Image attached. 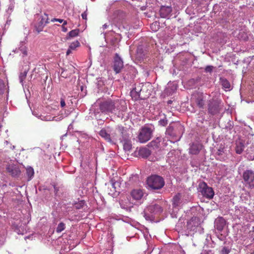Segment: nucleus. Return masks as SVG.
Here are the masks:
<instances>
[{
	"instance_id": "1",
	"label": "nucleus",
	"mask_w": 254,
	"mask_h": 254,
	"mask_svg": "<svg viewBox=\"0 0 254 254\" xmlns=\"http://www.w3.org/2000/svg\"><path fill=\"white\" fill-rule=\"evenodd\" d=\"M125 101L120 100L108 99L100 104V110L102 113L117 114L121 111H124L125 107L122 106Z\"/></svg>"
},
{
	"instance_id": "2",
	"label": "nucleus",
	"mask_w": 254,
	"mask_h": 254,
	"mask_svg": "<svg viewBox=\"0 0 254 254\" xmlns=\"http://www.w3.org/2000/svg\"><path fill=\"white\" fill-rule=\"evenodd\" d=\"M131 96L135 100L138 99L145 100L150 95V91L147 89L146 85L141 84L135 87L130 92Z\"/></svg>"
},
{
	"instance_id": "3",
	"label": "nucleus",
	"mask_w": 254,
	"mask_h": 254,
	"mask_svg": "<svg viewBox=\"0 0 254 254\" xmlns=\"http://www.w3.org/2000/svg\"><path fill=\"white\" fill-rule=\"evenodd\" d=\"M207 106L208 113L211 115H215L222 111L224 105L221 100L212 98L208 101Z\"/></svg>"
},
{
	"instance_id": "4",
	"label": "nucleus",
	"mask_w": 254,
	"mask_h": 254,
	"mask_svg": "<svg viewBox=\"0 0 254 254\" xmlns=\"http://www.w3.org/2000/svg\"><path fill=\"white\" fill-rule=\"evenodd\" d=\"M163 209L158 204L151 205L148 206L144 211V216L147 220H152L154 215H159L162 213Z\"/></svg>"
},
{
	"instance_id": "5",
	"label": "nucleus",
	"mask_w": 254,
	"mask_h": 254,
	"mask_svg": "<svg viewBox=\"0 0 254 254\" xmlns=\"http://www.w3.org/2000/svg\"><path fill=\"white\" fill-rule=\"evenodd\" d=\"M163 179L158 175H152L148 177L147 180L148 186L153 190H159L164 186Z\"/></svg>"
},
{
	"instance_id": "6",
	"label": "nucleus",
	"mask_w": 254,
	"mask_h": 254,
	"mask_svg": "<svg viewBox=\"0 0 254 254\" xmlns=\"http://www.w3.org/2000/svg\"><path fill=\"white\" fill-rule=\"evenodd\" d=\"M153 130L147 127H142L139 130L137 138L139 142L144 143L152 137Z\"/></svg>"
},
{
	"instance_id": "7",
	"label": "nucleus",
	"mask_w": 254,
	"mask_h": 254,
	"mask_svg": "<svg viewBox=\"0 0 254 254\" xmlns=\"http://www.w3.org/2000/svg\"><path fill=\"white\" fill-rule=\"evenodd\" d=\"M198 190L202 196L207 199H212L214 196V191L213 189L208 187L207 184L204 182L199 183Z\"/></svg>"
},
{
	"instance_id": "8",
	"label": "nucleus",
	"mask_w": 254,
	"mask_h": 254,
	"mask_svg": "<svg viewBox=\"0 0 254 254\" xmlns=\"http://www.w3.org/2000/svg\"><path fill=\"white\" fill-rule=\"evenodd\" d=\"M183 130V126L181 125H177L174 127L169 126L166 129V133L171 136L178 137L180 138Z\"/></svg>"
},
{
	"instance_id": "9",
	"label": "nucleus",
	"mask_w": 254,
	"mask_h": 254,
	"mask_svg": "<svg viewBox=\"0 0 254 254\" xmlns=\"http://www.w3.org/2000/svg\"><path fill=\"white\" fill-rule=\"evenodd\" d=\"M6 169L7 172L14 178L19 177L21 173L19 165L17 164L9 163L7 166Z\"/></svg>"
},
{
	"instance_id": "10",
	"label": "nucleus",
	"mask_w": 254,
	"mask_h": 254,
	"mask_svg": "<svg viewBox=\"0 0 254 254\" xmlns=\"http://www.w3.org/2000/svg\"><path fill=\"white\" fill-rule=\"evenodd\" d=\"M113 66V70L116 72V73H120L124 67V63L123 60L117 53L115 55Z\"/></svg>"
},
{
	"instance_id": "11",
	"label": "nucleus",
	"mask_w": 254,
	"mask_h": 254,
	"mask_svg": "<svg viewBox=\"0 0 254 254\" xmlns=\"http://www.w3.org/2000/svg\"><path fill=\"white\" fill-rule=\"evenodd\" d=\"M243 178L245 183L250 187H254V172L252 170H246L243 173Z\"/></svg>"
},
{
	"instance_id": "12",
	"label": "nucleus",
	"mask_w": 254,
	"mask_h": 254,
	"mask_svg": "<svg viewBox=\"0 0 254 254\" xmlns=\"http://www.w3.org/2000/svg\"><path fill=\"white\" fill-rule=\"evenodd\" d=\"M151 151L146 147H140L134 152V156L138 158H147L151 154Z\"/></svg>"
},
{
	"instance_id": "13",
	"label": "nucleus",
	"mask_w": 254,
	"mask_h": 254,
	"mask_svg": "<svg viewBox=\"0 0 254 254\" xmlns=\"http://www.w3.org/2000/svg\"><path fill=\"white\" fill-rule=\"evenodd\" d=\"M172 11V7L170 6H162L160 9V15L162 18H167Z\"/></svg>"
},
{
	"instance_id": "14",
	"label": "nucleus",
	"mask_w": 254,
	"mask_h": 254,
	"mask_svg": "<svg viewBox=\"0 0 254 254\" xmlns=\"http://www.w3.org/2000/svg\"><path fill=\"white\" fill-rule=\"evenodd\" d=\"M202 148V145L199 143H193L189 149L190 154L196 155L199 153Z\"/></svg>"
},
{
	"instance_id": "15",
	"label": "nucleus",
	"mask_w": 254,
	"mask_h": 254,
	"mask_svg": "<svg viewBox=\"0 0 254 254\" xmlns=\"http://www.w3.org/2000/svg\"><path fill=\"white\" fill-rule=\"evenodd\" d=\"M75 68L73 66L71 65L68 67L67 68L64 69L61 72V76L64 78H67L69 77L71 74L75 72Z\"/></svg>"
},
{
	"instance_id": "16",
	"label": "nucleus",
	"mask_w": 254,
	"mask_h": 254,
	"mask_svg": "<svg viewBox=\"0 0 254 254\" xmlns=\"http://www.w3.org/2000/svg\"><path fill=\"white\" fill-rule=\"evenodd\" d=\"M161 141V137H158L155 139L152 140L148 144V147L152 148L153 149H157L160 147V142Z\"/></svg>"
},
{
	"instance_id": "17",
	"label": "nucleus",
	"mask_w": 254,
	"mask_h": 254,
	"mask_svg": "<svg viewBox=\"0 0 254 254\" xmlns=\"http://www.w3.org/2000/svg\"><path fill=\"white\" fill-rule=\"evenodd\" d=\"M131 195L134 199L139 200L142 197L143 193L140 189L133 190L131 192Z\"/></svg>"
},
{
	"instance_id": "18",
	"label": "nucleus",
	"mask_w": 254,
	"mask_h": 254,
	"mask_svg": "<svg viewBox=\"0 0 254 254\" xmlns=\"http://www.w3.org/2000/svg\"><path fill=\"white\" fill-rule=\"evenodd\" d=\"M195 103L199 108H203L204 106V101L202 94L198 95L197 97L195 99Z\"/></svg>"
},
{
	"instance_id": "19",
	"label": "nucleus",
	"mask_w": 254,
	"mask_h": 254,
	"mask_svg": "<svg viewBox=\"0 0 254 254\" xmlns=\"http://www.w3.org/2000/svg\"><path fill=\"white\" fill-rule=\"evenodd\" d=\"M100 135L109 142H112L110 135L107 133L105 129H102L99 132Z\"/></svg>"
},
{
	"instance_id": "20",
	"label": "nucleus",
	"mask_w": 254,
	"mask_h": 254,
	"mask_svg": "<svg viewBox=\"0 0 254 254\" xmlns=\"http://www.w3.org/2000/svg\"><path fill=\"white\" fill-rule=\"evenodd\" d=\"M221 85L225 90H230L231 89V84L229 81L226 78H220Z\"/></svg>"
},
{
	"instance_id": "21",
	"label": "nucleus",
	"mask_w": 254,
	"mask_h": 254,
	"mask_svg": "<svg viewBox=\"0 0 254 254\" xmlns=\"http://www.w3.org/2000/svg\"><path fill=\"white\" fill-rule=\"evenodd\" d=\"M244 149V145L243 143L239 141L236 142V146L235 148L236 152L237 154H240L243 151Z\"/></svg>"
},
{
	"instance_id": "22",
	"label": "nucleus",
	"mask_w": 254,
	"mask_h": 254,
	"mask_svg": "<svg viewBox=\"0 0 254 254\" xmlns=\"http://www.w3.org/2000/svg\"><path fill=\"white\" fill-rule=\"evenodd\" d=\"M26 175L28 177V180L30 181L33 178L34 174V169L32 167L28 166L26 168Z\"/></svg>"
},
{
	"instance_id": "23",
	"label": "nucleus",
	"mask_w": 254,
	"mask_h": 254,
	"mask_svg": "<svg viewBox=\"0 0 254 254\" xmlns=\"http://www.w3.org/2000/svg\"><path fill=\"white\" fill-rule=\"evenodd\" d=\"M79 33V29H75L74 30H72L70 31L67 34V39H69L71 38H73L75 37H76L78 35Z\"/></svg>"
},
{
	"instance_id": "24",
	"label": "nucleus",
	"mask_w": 254,
	"mask_h": 254,
	"mask_svg": "<svg viewBox=\"0 0 254 254\" xmlns=\"http://www.w3.org/2000/svg\"><path fill=\"white\" fill-rule=\"evenodd\" d=\"M180 153L179 150H172L168 153L167 157L170 158H179V154Z\"/></svg>"
},
{
	"instance_id": "25",
	"label": "nucleus",
	"mask_w": 254,
	"mask_h": 254,
	"mask_svg": "<svg viewBox=\"0 0 254 254\" xmlns=\"http://www.w3.org/2000/svg\"><path fill=\"white\" fill-rule=\"evenodd\" d=\"M124 149L126 151H129L132 148V143L130 140H125L123 144Z\"/></svg>"
},
{
	"instance_id": "26",
	"label": "nucleus",
	"mask_w": 254,
	"mask_h": 254,
	"mask_svg": "<svg viewBox=\"0 0 254 254\" xmlns=\"http://www.w3.org/2000/svg\"><path fill=\"white\" fill-rule=\"evenodd\" d=\"M181 196L180 194L176 195L173 198V205L174 207L178 206L180 203Z\"/></svg>"
},
{
	"instance_id": "27",
	"label": "nucleus",
	"mask_w": 254,
	"mask_h": 254,
	"mask_svg": "<svg viewBox=\"0 0 254 254\" xmlns=\"http://www.w3.org/2000/svg\"><path fill=\"white\" fill-rule=\"evenodd\" d=\"M225 225V222L223 219H220L216 222V229L219 231H222Z\"/></svg>"
},
{
	"instance_id": "28",
	"label": "nucleus",
	"mask_w": 254,
	"mask_h": 254,
	"mask_svg": "<svg viewBox=\"0 0 254 254\" xmlns=\"http://www.w3.org/2000/svg\"><path fill=\"white\" fill-rule=\"evenodd\" d=\"M85 205V201L84 200H80L74 203V207L77 209H80L82 208Z\"/></svg>"
},
{
	"instance_id": "29",
	"label": "nucleus",
	"mask_w": 254,
	"mask_h": 254,
	"mask_svg": "<svg viewBox=\"0 0 254 254\" xmlns=\"http://www.w3.org/2000/svg\"><path fill=\"white\" fill-rule=\"evenodd\" d=\"M65 228V224L63 222H60L57 228H56V232L57 233H61V232H62L63 231H64Z\"/></svg>"
},
{
	"instance_id": "30",
	"label": "nucleus",
	"mask_w": 254,
	"mask_h": 254,
	"mask_svg": "<svg viewBox=\"0 0 254 254\" xmlns=\"http://www.w3.org/2000/svg\"><path fill=\"white\" fill-rule=\"evenodd\" d=\"M40 22L42 23V25H43L44 23H45V25L49 23L50 21L48 18V15L45 13L44 15L42 16V19Z\"/></svg>"
},
{
	"instance_id": "31",
	"label": "nucleus",
	"mask_w": 254,
	"mask_h": 254,
	"mask_svg": "<svg viewBox=\"0 0 254 254\" xmlns=\"http://www.w3.org/2000/svg\"><path fill=\"white\" fill-rule=\"evenodd\" d=\"M80 46V43L77 40L72 42L69 45V48L72 50H75L76 48Z\"/></svg>"
},
{
	"instance_id": "32",
	"label": "nucleus",
	"mask_w": 254,
	"mask_h": 254,
	"mask_svg": "<svg viewBox=\"0 0 254 254\" xmlns=\"http://www.w3.org/2000/svg\"><path fill=\"white\" fill-rule=\"evenodd\" d=\"M151 29L154 31H157L159 29V24L157 22L152 23L150 25Z\"/></svg>"
},
{
	"instance_id": "33",
	"label": "nucleus",
	"mask_w": 254,
	"mask_h": 254,
	"mask_svg": "<svg viewBox=\"0 0 254 254\" xmlns=\"http://www.w3.org/2000/svg\"><path fill=\"white\" fill-rule=\"evenodd\" d=\"M159 125L160 126L165 127L168 124V120L166 117H165L163 119H161L158 122Z\"/></svg>"
},
{
	"instance_id": "34",
	"label": "nucleus",
	"mask_w": 254,
	"mask_h": 254,
	"mask_svg": "<svg viewBox=\"0 0 254 254\" xmlns=\"http://www.w3.org/2000/svg\"><path fill=\"white\" fill-rule=\"evenodd\" d=\"M44 25H42V23L41 22L39 23L38 26H36V30L38 32V33H39L40 32L43 31V28Z\"/></svg>"
},
{
	"instance_id": "35",
	"label": "nucleus",
	"mask_w": 254,
	"mask_h": 254,
	"mask_svg": "<svg viewBox=\"0 0 254 254\" xmlns=\"http://www.w3.org/2000/svg\"><path fill=\"white\" fill-rule=\"evenodd\" d=\"M27 75V72L24 71L23 72H21L19 75V79L21 82L23 81V80L26 78Z\"/></svg>"
},
{
	"instance_id": "36",
	"label": "nucleus",
	"mask_w": 254,
	"mask_h": 254,
	"mask_svg": "<svg viewBox=\"0 0 254 254\" xmlns=\"http://www.w3.org/2000/svg\"><path fill=\"white\" fill-rule=\"evenodd\" d=\"M230 253V250L227 249L226 247H224L221 250L220 254H229Z\"/></svg>"
},
{
	"instance_id": "37",
	"label": "nucleus",
	"mask_w": 254,
	"mask_h": 254,
	"mask_svg": "<svg viewBox=\"0 0 254 254\" xmlns=\"http://www.w3.org/2000/svg\"><path fill=\"white\" fill-rule=\"evenodd\" d=\"M213 67L211 65H207L205 68V71L207 72H211L213 70Z\"/></svg>"
},
{
	"instance_id": "38",
	"label": "nucleus",
	"mask_w": 254,
	"mask_h": 254,
	"mask_svg": "<svg viewBox=\"0 0 254 254\" xmlns=\"http://www.w3.org/2000/svg\"><path fill=\"white\" fill-rule=\"evenodd\" d=\"M51 21L52 22H55V21H57V22H59L60 23H62L63 21H64V19H58V18H53L51 20Z\"/></svg>"
},
{
	"instance_id": "39",
	"label": "nucleus",
	"mask_w": 254,
	"mask_h": 254,
	"mask_svg": "<svg viewBox=\"0 0 254 254\" xmlns=\"http://www.w3.org/2000/svg\"><path fill=\"white\" fill-rule=\"evenodd\" d=\"M60 104H61V106L62 108L65 107V101H64V98H61Z\"/></svg>"
},
{
	"instance_id": "40",
	"label": "nucleus",
	"mask_w": 254,
	"mask_h": 254,
	"mask_svg": "<svg viewBox=\"0 0 254 254\" xmlns=\"http://www.w3.org/2000/svg\"><path fill=\"white\" fill-rule=\"evenodd\" d=\"M82 18L83 19L87 20V13L86 11L84 12L81 14Z\"/></svg>"
},
{
	"instance_id": "41",
	"label": "nucleus",
	"mask_w": 254,
	"mask_h": 254,
	"mask_svg": "<svg viewBox=\"0 0 254 254\" xmlns=\"http://www.w3.org/2000/svg\"><path fill=\"white\" fill-rule=\"evenodd\" d=\"M4 87V84L2 83L1 81H0V92L2 90Z\"/></svg>"
},
{
	"instance_id": "42",
	"label": "nucleus",
	"mask_w": 254,
	"mask_h": 254,
	"mask_svg": "<svg viewBox=\"0 0 254 254\" xmlns=\"http://www.w3.org/2000/svg\"><path fill=\"white\" fill-rule=\"evenodd\" d=\"M62 31L64 32H66L67 31V29L64 25H62Z\"/></svg>"
},
{
	"instance_id": "43",
	"label": "nucleus",
	"mask_w": 254,
	"mask_h": 254,
	"mask_svg": "<svg viewBox=\"0 0 254 254\" xmlns=\"http://www.w3.org/2000/svg\"><path fill=\"white\" fill-rule=\"evenodd\" d=\"M71 50H72L71 49H70L69 48V49L67 50L66 51V55H69L70 53H71Z\"/></svg>"
},
{
	"instance_id": "44",
	"label": "nucleus",
	"mask_w": 254,
	"mask_h": 254,
	"mask_svg": "<svg viewBox=\"0 0 254 254\" xmlns=\"http://www.w3.org/2000/svg\"><path fill=\"white\" fill-rule=\"evenodd\" d=\"M108 27V25L107 24H105L103 26V28L105 29H106Z\"/></svg>"
},
{
	"instance_id": "45",
	"label": "nucleus",
	"mask_w": 254,
	"mask_h": 254,
	"mask_svg": "<svg viewBox=\"0 0 254 254\" xmlns=\"http://www.w3.org/2000/svg\"><path fill=\"white\" fill-rule=\"evenodd\" d=\"M63 22V24L62 25H64V26H65V25H66L67 24L66 21H65L64 20V21Z\"/></svg>"
},
{
	"instance_id": "46",
	"label": "nucleus",
	"mask_w": 254,
	"mask_h": 254,
	"mask_svg": "<svg viewBox=\"0 0 254 254\" xmlns=\"http://www.w3.org/2000/svg\"><path fill=\"white\" fill-rule=\"evenodd\" d=\"M82 163H82V161H81V163H80V165H81V166H82Z\"/></svg>"
},
{
	"instance_id": "47",
	"label": "nucleus",
	"mask_w": 254,
	"mask_h": 254,
	"mask_svg": "<svg viewBox=\"0 0 254 254\" xmlns=\"http://www.w3.org/2000/svg\"><path fill=\"white\" fill-rule=\"evenodd\" d=\"M252 254H254V252H253V253H252Z\"/></svg>"
}]
</instances>
